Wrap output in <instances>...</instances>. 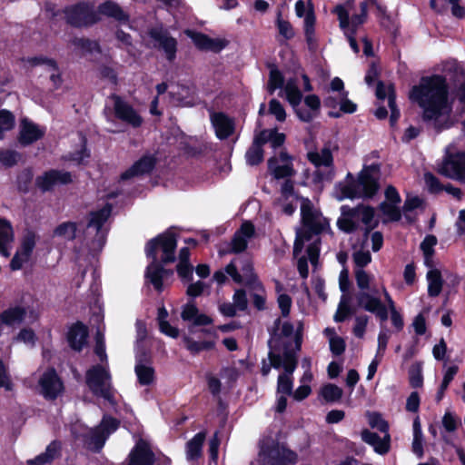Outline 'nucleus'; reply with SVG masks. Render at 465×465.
I'll return each instance as SVG.
<instances>
[{"label":"nucleus","mask_w":465,"mask_h":465,"mask_svg":"<svg viewBox=\"0 0 465 465\" xmlns=\"http://www.w3.org/2000/svg\"><path fill=\"white\" fill-rule=\"evenodd\" d=\"M255 232L254 226L250 222H244L239 230H237L231 241V249L228 252L238 253L243 252L248 245V242L253 237Z\"/></svg>","instance_id":"obj_26"},{"label":"nucleus","mask_w":465,"mask_h":465,"mask_svg":"<svg viewBox=\"0 0 465 465\" xmlns=\"http://www.w3.org/2000/svg\"><path fill=\"white\" fill-rule=\"evenodd\" d=\"M15 384L13 382L7 365L0 359V390L12 391Z\"/></svg>","instance_id":"obj_53"},{"label":"nucleus","mask_w":465,"mask_h":465,"mask_svg":"<svg viewBox=\"0 0 465 465\" xmlns=\"http://www.w3.org/2000/svg\"><path fill=\"white\" fill-rule=\"evenodd\" d=\"M268 358L274 369H284V372L278 376L277 393L291 395L292 393V373L297 367L295 351H285L283 354L269 351Z\"/></svg>","instance_id":"obj_7"},{"label":"nucleus","mask_w":465,"mask_h":465,"mask_svg":"<svg viewBox=\"0 0 465 465\" xmlns=\"http://www.w3.org/2000/svg\"><path fill=\"white\" fill-rule=\"evenodd\" d=\"M297 460V454L283 445L261 446L259 461L262 465H293Z\"/></svg>","instance_id":"obj_11"},{"label":"nucleus","mask_w":465,"mask_h":465,"mask_svg":"<svg viewBox=\"0 0 465 465\" xmlns=\"http://www.w3.org/2000/svg\"><path fill=\"white\" fill-rule=\"evenodd\" d=\"M85 380L94 395L113 402L114 390L112 386V377L107 366H93L86 371Z\"/></svg>","instance_id":"obj_8"},{"label":"nucleus","mask_w":465,"mask_h":465,"mask_svg":"<svg viewBox=\"0 0 465 465\" xmlns=\"http://www.w3.org/2000/svg\"><path fill=\"white\" fill-rule=\"evenodd\" d=\"M341 213L337 226L344 232L350 233L356 231L360 223H362L366 226L365 235H367L377 225V222L373 223L374 210L370 206L360 204L351 208L343 205L341 207Z\"/></svg>","instance_id":"obj_5"},{"label":"nucleus","mask_w":465,"mask_h":465,"mask_svg":"<svg viewBox=\"0 0 465 465\" xmlns=\"http://www.w3.org/2000/svg\"><path fill=\"white\" fill-rule=\"evenodd\" d=\"M379 167L371 165L364 168L359 174L358 181L345 184L341 188V199L372 197L378 190Z\"/></svg>","instance_id":"obj_6"},{"label":"nucleus","mask_w":465,"mask_h":465,"mask_svg":"<svg viewBox=\"0 0 465 465\" xmlns=\"http://www.w3.org/2000/svg\"><path fill=\"white\" fill-rule=\"evenodd\" d=\"M61 443L54 440L45 449V451L28 460L27 465H50L54 459L60 456Z\"/></svg>","instance_id":"obj_38"},{"label":"nucleus","mask_w":465,"mask_h":465,"mask_svg":"<svg viewBox=\"0 0 465 465\" xmlns=\"http://www.w3.org/2000/svg\"><path fill=\"white\" fill-rule=\"evenodd\" d=\"M262 143L255 134L252 146L246 152V162L250 165H257L263 160Z\"/></svg>","instance_id":"obj_45"},{"label":"nucleus","mask_w":465,"mask_h":465,"mask_svg":"<svg viewBox=\"0 0 465 465\" xmlns=\"http://www.w3.org/2000/svg\"><path fill=\"white\" fill-rule=\"evenodd\" d=\"M438 172L450 179L465 181V153H456L453 145H449L446 148V155L438 167Z\"/></svg>","instance_id":"obj_10"},{"label":"nucleus","mask_w":465,"mask_h":465,"mask_svg":"<svg viewBox=\"0 0 465 465\" xmlns=\"http://www.w3.org/2000/svg\"><path fill=\"white\" fill-rule=\"evenodd\" d=\"M352 260L358 269H363L371 262V255L369 251L359 250L353 252Z\"/></svg>","instance_id":"obj_59"},{"label":"nucleus","mask_w":465,"mask_h":465,"mask_svg":"<svg viewBox=\"0 0 465 465\" xmlns=\"http://www.w3.org/2000/svg\"><path fill=\"white\" fill-rule=\"evenodd\" d=\"M21 159V154L15 151H2L0 152V163L5 166L10 167L18 163Z\"/></svg>","instance_id":"obj_61"},{"label":"nucleus","mask_w":465,"mask_h":465,"mask_svg":"<svg viewBox=\"0 0 465 465\" xmlns=\"http://www.w3.org/2000/svg\"><path fill=\"white\" fill-rule=\"evenodd\" d=\"M118 426L117 420L104 417L101 423L93 429L85 427L81 422H76L72 425L71 432L75 439H81L88 450L98 452L104 447L109 435L115 431Z\"/></svg>","instance_id":"obj_4"},{"label":"nucleus","mask_w":465,"mask_h":465,"mask_svg":"<svg viewBox=\"0 0 465 465\" xmlns=\"http://www.w3.org/2000/svg\"><path fill=\"white\" fill-rule=\"evenodd\" d=\"M177 241L175 235L171 232H166L156 238L151 240L145 248L147 256L153 258V262L148 265L146 277L158 292L163 291V279L165 275H171V271L165 270L157 262L156 248L159 246L163 252L162 262L169 263L175 260L174 251Z\"/></svg>","instance_id":"obj_3"},{"label":"nucleus","mask_w":465,"mask_h":465,"mask_svg":"<svg viewBox=\"0 0 465 465\" xmlns=\"http://www.w3.org/2000/svg\"><path fill=\"white\" fill-rule=\"evenodd\" d=\"M301 214L304 226L312 232H321L328 224L327 220L313 208L311 201L308 199H302V201Z\"/></svg>","instance_id":"obj_19"},{"label":"nucleus","mask_w":465,"mask_h":465,"mask_svg":"<svg viewBox=\"0 0 465 465\" xmlns=\"http://www.w3.org/2000/svg\"><path fill=\"white\" fill-rule=\"evenodd\" d=\"M268 169L277 180L291 178L296 173L292 157L283 151L280 153L279 156H273L268 160Z\"/></svg>","instance_id":"obj_17"},{"label":"nucleus","mask_w":465,"mask_h":465,"mask_svg":"<svg viewBox=\"0 0 465 465\" xmlns=\"http://www.w3.org/2000/svg\"><path fill=\"white\" fill-rule=\"evenodd\" d=\"M307 159L318 169L321 167L326 168V171L322 173L318 170L315 173L319 181H331L334 175L333 170V157L330 148L323 147L320 151H312L307 153Z\"/></svg>","instance_id":"obj_15"},{"label":"nucleus","mask_w":465,"mask_h":465,"mask_svg":"<svg viewBox=\"0 0 465 465\" xmlns=\"http://www.w3.org/2000/svg\"><path fill=\"white\" fill-rule=\"evenodd\" d=\"M275 326L279 330V333L275 332L272 335L269 340L270 351L283 354L285 351H289L285 341H282V338H290L294 331V326L289 322H282L280 319H277L274 322Z\"/></svg>","instance_id":"obj_21"},{"label":"nucleus","mask_w":465,"mask_h":465,"mask_svg":"<svg viewBox=\"0 0 465 465\" xmlns=\"http://www.w3.org/2000/svg\"><path fill=\"white\" fill-rule=\"evenodd\" d=\"M37 240L38 235L35 232L31 230L25 231L22 237L20 247L11 260L10 268L12 271L20 270L29 261Z\"/></svg>","instance_id":"obj_16"},{"label":"nucleus","mask_w":465,"mask_h":465,"mask_svg":"<svg viewBox=\"0 0 465 465\" xmlns=\"http://www.w3.org/2000/svg\"><path fill=\"white\" fill-rule=\"evenodd\" d=\"M183 341L186 349L193 354H197L203 351H209L214 346L213 341H196L188 336H184Z\"/></svg>","instance_id":"obj_51"},{"label":"nucleus","mask_w":465,"mask_h":465,"mask_svg":"<svg viewBox=\"0 0 465 465\" xmlns=\"http://www.w3.org/2000/svg\"><path fill=\"white\" fill-rule=\"evenodd\" d=\"M14 126V114L7 110H0V139H3L5 133L12 130Z\"/></svg>","instance_id":"obj_55"},{"label":"nucleus","mask_w":465,"mask_h":465,"mask_svg":"<svg viewBox=\"0 0 465 465\" xmlns=\"http://www.w3.org/2000/svg\"><path fill=\"white\" fill-rule=\"evenodd\" d=\"M206 434L205 432L197 433L186 444V458L188 460H194L201 457L202 448L204 442Z\"/></svg>","instance_id":"obj_42"},{"label":"nucleus","mask_w":465,"mask_h":465,"mask_svg":"<svg viewBox=\"0 0 465 465\" xmlns=\"http://www.w3.org/2000/svg\"><path fill=\"white\" fill-rule=\"evenodd\" d=\"M110 99L114 104V111L116 118L136 128L143 123V118L138 113L117 94H112Z\"/></svg>","instance_id":"obj_18"},{"label":"nucleus","mask_w":465,"mask_h":465,"mask_svg":"<svg viewBox=\"0 0 465 465\" xmlns=\"http://www.w3.org/2000/svg\"><path fill=\"white\" fill-rule=\"evenodd\" d=\"M370 5H375L381 15L385 13V8L377 0L361 1L359 5V14L356 13L355 0H346L342 4L337 5L332 10V13L337 15L340 28L346 35L351 48L356 54L359 53L360 49L355 35L358 28L367 21Z\"/></svg>","instance_id":"obj_2"},{"label":"nucleus","mask_w":465,"mask_h":465,"mask_svg":"<svg viewBox=\"0 0 465 465\" xmlns=\"http://www.w3.org/2000/svg\"><path fill=\"white\" fill-rule=\"evenodd\" d=\"M351 313H352L351 307L349 305L348 299L345 296H342L341 302L338 305V309L333 316V319L336 322H343Z\"/></svg>","instance_id":"obj_58"},{"label":"nucleus","mask_w":465,"mask_h":465,"mask_svg":"<svg viewBox=\"0 0 465 465\" xmlns=\"http://www.w3.org/2000/svg\"><path fill=\"white\" fill-rule=\"evenodd\" d=\"M45 134V127L28 119H23L20 123L18 141L22 145H29L43 138Z\"/></svg>","instance_id":"obj_25"},{"label":"nucleus","mask_w":465,"mask_h":465,"mask_svg":"<svg viewBox=\"0 0 465 465\" xmlns=\"http://www.w3.org/2000/svg\"><path fill=\"white\" fill-rule=\"evenodd\" d=\"M181 317L184 322H189L192 326L189 327L191 333L193 332V326H206L213 323L211 317L204 313H201L193 302L186 303L182 310Z\"/></svg>","instance_id":"obj_28"},{"label":"nucleus","mask_w":465,"mask_h":465,"mask_svg":"<svg viewBox=\"0 0 465 465\" xmlns=\"http://www.w3.org/2000/svg\"><path fill=\"white\" fill-rule=\"evenodd\" d=\"M70 44L83 54L100 52L98 44L89 39L74 37L70 41Z\"/></svg>","instance_id":"obj_49"},{"label":"nucleus","mask_w":465,"mask_h":465,"mask_svg":"<svg viewBox=\"0 0 465 465\" xmlns=\"http://www.w3.org/2000/svg\"><path fill=\"white\" fill-rule=\"evenodd\" d=\"M40 394L46 400H55L64 392V384L54 369H47L38 380Z\"/></svg>","instance_id":"obj_13"},{"label":"nucleus","mask_w":465,"mask_h":465,"mask_svg":"<svg viewBox=\"0 0 465 465\" xmlns=\"http://www.w3.org/2000/svg\"><path fill=\"white\" fill-rule=\"evenodd\" d=\"M25 315L26 310L25 307H9L0 313V322L6 326L15 327L24 322Z\"/></svg>","instance_id":"obj_40"},{"label":"nucleus","mask_w":465,"mask_h":465,"mask_svg":"<svg viewBox=\"0 0 465 465\" xmlns=\"http://www.w3.org/2000/svg\"><path fill=\"white\" fill-rule=\"evenodd\" d=\"M87 328L81 322L74 324L67 335L68 342L74 351H81L86 343Z\"/></svg>","instance_id":"obj_35"},{"label":"nucleus","mask_w":465,"mask_h":465,"mask_svg":"<svg viewBox=\"0 0 465 465\" xmlns=\"http://www.w3.org/2000/svg\"><path fill=\"white\" fill-rule=\"evenodd\" d=\"M358 307L375 314L381 322L388 320V304L385 305L379 293V290H373L372 293H357Z\"/></svg>","instance_id":"obj_14"},{"label":"nucleus","mask_w":465,"mask_h":465,"mask_svg":"<svg viewBox=\"0 0 465 465\" xmlns=\"http://www.w3.org/2000/svg\"><path fill=\"white\" fill-rule=\"evenodd\" d=\"M369 424L371 428H375V429L379 430L383 434L389 433L388 432L389 425H388L387 421H385L381 417V415H379L377 413H372L371 415H370Z\"/></svg>","instance_id":"obj_64"},{"label":"nucleus","mask_w":465,"mask_h":465,"mask_svg":"<svg viewBox=\"0 0 465 465\" xmlns=\"http://www.w3.org/2000/svg\"><path fill=\"white\" fill-rule=\"evenodd\" d=\"M155 165V158L153 155H144L135 162L128 170L121 175L123 180L140 176L150 173Z\"/></svg>","instance_id":"obj_33"},{"label":"nucleus","mask_w":465,"mask_h":465,"mask_svg":"<svg viewBox=\"0 0 465 465\" xmlns=\"http://www.w3.org/2000/svg\"><path fill=\"white\" fill-rule=\"evenodd\" d=\"M135 374L141 385H150L154 381V370L147 363L138 362L134 368Z\"/></svg>","instance_id":"obj_46"},{"label":"nucleus","mask_w":465,"mask_h":465,"mask_svg":"<svg viewBox=\"0 0 465 465\" xmlns=\"http://www.w3.org/2000/svg\"><path fill=\"white\" fill-rule=\"evenodd\" d=\"M64 12L67 23L74 26L89 25L94 24L99 19L93 6L85 3L68 6Z\"/></svg>","instance_id":"obj_12"},{"label":"nucleus","mask_w":465,"mask_h":465,"mask_svg":"<svg viewBox=\"0 0 465 465\" xmlns=\"http://www.w3.org/2000/svg\"><path fill=\"white\" fill-rule=\"evenodd\" d=\"M269 113L275 116L277 121L284 122L286 112L282 104L276 99H272L269 103Z\"/></svg>","instance_id":"obj_60"},{"label":"nucleus","mask_w":465,"mask_h":465,"mask_svg":"<svg viewBox=\"0 0 465 465\" xmlns=\"http://www.w3.org/2000/svg\"><path fill=\"white\" fill-rule=\"evenodd\" d=\"M181 317L184 322H189L192 326L189 327L191 333L193 332V326H206L213 323L211 317L204 313H201L193 302L186 303L182 310Z\"/></svg>","instance_id":"obj_29"},{"label":"nucleus","mask_w":465,"mask_h":465,"mask_svg":"<svg viewBox=\"0 0 465 465\" xmlns=\"http://www.w3.org/2000/svg\"><path fill=\"white\" fill-rule=\"evenodd\" d=\"M321 394L327 401H337L343 394L342 390L335 384H326L322 388Z\"/></svg>","instance_id":"obj_54"},{"label":"nucleus","mask_w":465,"mask_h":465,"mask_svg":"<svg viewBox=\"0 0 465 465\" xmlns=\"http://www.w3.org/2000/svg\"><path fill=\"white\" fill-rule=\"evenodd\" d=\"M14 242V231L11 223L5 219H0V253L9 257L11 245Z\"/></svg>","instance_id":"obj_39"},{"label":"nucleus","mask_w":465,"mask_h":465,"mask_svg":"<svg viewBox=\"0 0 465 465\" xmlns=\"http://www.w3.org/2000/svg\"><path fill=\"white\" fill-rule=\"evenodd\" d=\"M428 293L430 296H438L442 289V280L440 271L431 269L427 273Z\"/></svg>","instance_id":"obj_47"},{"label":"nucleus","mask_w":465,"mask_h":465,"mask_svg":"<svg viewBox=\"0 0 465 465\" xmlns=\"http://www.w3.org/2000/svg\"><path fill=\"white\" fill-rule=\"evenodd\" d=\"M211 122L215 130L216 136L221 140L228 138L234 132L233 120L223 113L212 114Z\"/></svg>","instance_id":"obj_32"},{"label":"nucleus","mask_w":465,"mask_h":465,"mask_svg":"<svg viewBox=\"0 0 465 465\" xmlns=\"http://www.w3.org/2000/svg\"><path fill=\"white\" fill-rule=\"evenodd\" d=\"M355 323L352 329L353 334L361 339L364 337L365 330L367 327V324L369 322V316L367 315H360L357 316L354 320Z\"/></svg>","instance_id":"obj_62"},{"label":"nucleus","mask_w":465,"mask_h":465,"mask_svg":"<svg viewBox=\"0 0 465 465\" xmlns=\"http://www.w3.org/2000/svg\"><path fill=\"white\" fill-rule=\"evenodd\" d=\"M98 12L101 15L113 17L119 22L125 23L129 20V15L125 14L124 10L113 1H106L100 5L98 7Z\"/></svg>","instance_id":"obj_41"},{"label":"nucleus","mask_w":465,"mask_h":465,"mask_svg":"<svg viewBox=\"0 0 465 465\" xmlns=\"http://www.w3.org/2000/svg\"><path fill=\"white\" fill-rule=\"evenodd\" d=\"M181 317L184 322H189L192 326L189 327L191 333L193 332V326H206L213 323L211 317L204 313H201L193 302L186 303L182 310Z\"/></svg>","instance_id":"obj_30"},{"label":"nucleus","mask_w":465,"mask_h":465,"mask_svg":"<svg viewBox=\"0 0 465 465\" xmlns=\"http://www.w3.org/2000/svg\"><path fill=\"white\" fill-rule=\"evenodd\" d=\"M262 144L270 143L274 149L281 147L285 141V134L278 133L275 129H265L256 134Z\"/></svg>","instance_id":"obj_43"},{"label":"nucleus","mask_w":465,"mask_h":465,"mask_svg":"<svg viewBox=\"0 0 465 465\" xmlns=\"http://www.w3.org/2000/svg\"><path fill=\"white\" fill-rule=\"evenodd\" d=\"M154 454L149 443L139 439L128 456V465H153Z\"/></svg>","instance_id":"obj_23"},{"label":"nucleus","mask_w":465,"mask_h":465,"mask_svg":"<svg viewBox=\"0 0 465 465\" xmlns=\"http://www.w3.org/2000/svg\"><path fill=\"white\" fill-rule=\"evenodd\" d=\"M149 35L157 43L158 46L163 50L169 61L174 60L177 51V41L171 36L167 30L153 28L150 30Z\"/></svg>","instance_id":"obj_22"},{"label":"nucleus","mask_w":465,"mask_h":465,"mask_svg":"<svg viewBox=\"0 0 465 465\" xmlns=\"http://www.w3.org/2000/svg\"><path fill=\"white\" fill-rule=\"evenodd\" d=\"M283 92L290 104L293 108L299 107L302 100V94L300 91L295 79H289L287 81L286 84L284 85Z\"/></svg>","instance_id":"obj_44"},{"label":"nucleus","mask_w":465,"mask_h":465,"mask_svg":"<svg viewBox=\"0 0 465 465\" xmlns=\"http://www.w3.org/2000/svg\"><path fill=\"white\" fill-rule=\"evenodd\" d=\"M279 198H283L284 201H289L290 199L297 200V196L294 193V183L290 178L285 179L282 184L281 196Z\"/></svg>","instance_id":"obj_63"},{"label":"nucleus","mask_w":465,"mask_h":465,"mask_svg":"<svg viewBox=\"0 0 465 465\" xmlns=\"http://www.w3.org/2000/svg\"><path fill=\"white\" fill-rule=\"evenodd\" d=\"M284 78L282 73L275 67L272 68L269 75L268 91L270 94H273L278 88L283 86Z\"/></svg>","instance_id":"obj_56"},{"label":"nucleus","mask_w":465,"mask_h":465,"mask_svg":"<svg viewBox=\"0 0 465 465\" xmlns=\"http://www.w3.org/2000/svg\"><path fill=\"white\" fill-rule=\"evenodd\" d=\"M25 66L32 68L35 66H44L45 70L50 74V79L55 86H59L61 84V74L57 67L56 62L46 56L39 55L27 57L23 59Z\"/></svg>","instance_id":"obj_24"},{"label":"nucleus","mask_w":465,"mask_h":465,"mask_svg":"<svg viewBox=\"0 0 465 465\" xmlns=\"http://www.w3.org/2000/svg\"><path fill=\"white\" fill-rule=\"evenodd\" d=\"M170 103L174 106H193L194 104L192 90L183 85H176L169 92Z\"/></svg>","instance_id":"obj_36"},{"label":"nucleus","mask_w":465,"mask_h":465,"mask_svg":"<svg viewBox=\"0 0 465 465\" xmlns=\"http://www.w3.org/2000/svg\"><path fill=\"white\" fill-rule=\"evenodd\" d=\"M381 292L384 296L386 303L388 304V309L391 312V322L398 331H401L403 328L402 317L396 310L395 303L385 287L381 288Z\"/></svg>","instance_id":"obj_48"},{"label":"nucleus","mask_w":465,"mask_h":465,"mask_svg":"<svg viewBox=\"0 0 465 465\" xmlns=\"http://www.w3.org/2000/svg\"><path fill=\"white\" fill-rule=\"evenodd\" d=\"M409 97L421 108L422 120L435 130L440 132L449 129L457 122L452 115L445 77L438 74L422 77L411 88Z\"/></svg>","instance_id":"obj_1"},{"label":"nucleus","mask_w":465,"mask_h":465,"mask_svg":"<svg viewBox=\"0 0 465 465\" xmlns=\"http://www.w3.org/2000/svg\"><path fill=\"white\" fill-rule=\"evenodd\" d=\"M361 439L364 442L371 445L374 450L379 454H385L390 450L391 436L389 433L383 435L382 438L376 433L364 430L361 432Z\"/></svg>","instance_id":"obj_34"},{"label":"nucleus","mask_w":465,"mask_h":465,"mask_svg":"<svg viewBox=\"0 0 465 465\" xmlns=\"http://www.w3.org/2000/svg\"><path fill=\"white\" fill-rule=\"evenodd\" d=\"M112 212L111 205L106 204L104 208L90 214V220L87 223L86 233L90 234V231H95V235L98 242H103L105 237V232L103 230V225L110 216Z\"/></svg>","instance_id":"obj_27"},{"label":"nucleus","mask_w":465,"mask_h":465,"mask_svg":"<svg viewBox=\"0 0 465 465\" xmlns=\"http://www.w3.org/2000/svg\"><path fill=\"white\" fill-rule=\"evenodd\" d=\"M225 272L237 283H244L254 291L262 292V283L253 272L252 259L248 255L234 258L226 267Z\"/></svg>","instance_id":"obj_9"},{"label":"nucleus","mask_w":465,"mask_h":465,"mask_svg":"<svg viewBox=\"0 0 465 465\" xmlns=\"http://www.w3.org/2000/svg\"><path fill=\"white\" fill-rule=\"evenodd\" d=\"M76 230L77 226L75 223L65 222L55 228L54 234L66 241H72L75 238Z\"/></svg>","instance_id":"obj_52"},{"label":"nucleus","mask_w":465,"mask_h":465,"mask_svg":"<svg viewBox=\"0 0 465 465\" xmlns=\"http://www.w3.org/2000/svg\"><path fill=\"white\" fill-rule=\"evenodd\" d=\"M399 203L383 202L381 203V210L391 221H399L401 217Z\"/></svg>","instance_id":"obj_57"},{"label":"nucleus","mask_w":465,"mask_h":465,"mask_svg":"<svg viewBox=\"0 0 465 465\" xmlns=\"http://www.w3.org/2000/svg\"><path fill=\"white\" fill-rule=\"evenodd\" d=\"M186 35L193 40L199 49L220 51L224 47L222 41L212 39L203 34L187 30Z\"/></svg>","instance_id":"obj_37"},{"label":"nucleus","mask_w":465,"mask_h":465,"mask_svg":"<svg viewBox=\"0 0 465 465\" xmlns=\"http://www.w3.org/2000/svg\"><path fill=\"white\" fill-rule=\"evenodd\" d=\"M444 70L450 74V79L453 83L456 96L465 107V72L456 63L446 64ZM462 111L465 112V109Z\"/></svg>","instance_id":"obj_31"},{"label":"nucleus","mask_w":465,"mask_h":465,"mask_svg":"<svg viewBox=\"0 0 465 465\" xmlns=\"http://www.w3.org/2000/svg\"><path fill=\"white\" fill-rule=\"evenodd\" d=\"M371 279L372 277L363 269L355 270V280L360 289L358 293H372V291L376 290L375 288L370 290Z\"/></svg>","instance_id":"obj_50"},{"label":"nucleus","mask_w":465,"mask_h":465,"mask_svg":"<svg viewBox=\"0 0 465 465\" xmlns=\"http://www.w3.org/2000/svg\"><path fill=\"white\" fill-rule=\"evenodd\" d=\"M71 182L72 175L69 172L58 170L45 172L35 180L37 187L43 192L50 191L55 185L67 184Z\"/></svg>","instance_id":"obj_20"}]
</instances>
